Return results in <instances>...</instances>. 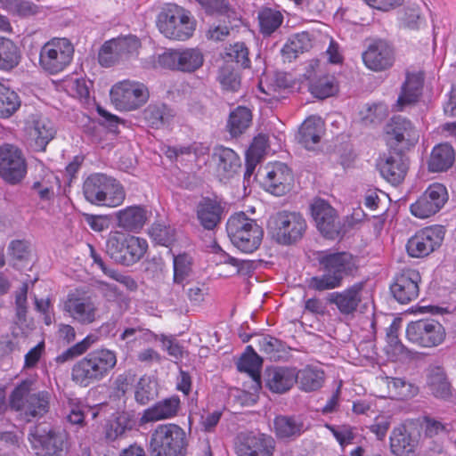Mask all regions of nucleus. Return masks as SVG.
<instances>
[{
  "label": "nucleus",
  "mask_w": 456,
  "mask_h": 456,
  "mask_svg": "<svg viewBox=\"0 0 456 456\" xmlns=\"http://www.w3.org/2000/svg\"><path fill=\"white\" fill-rule=\"evenodd\" d=\"M316 259L323 274L313 277L309 286L319 291L340 287L343 279L357 267L355 257L346 251H320L317 253Z\"/></svg>",
  "instance_id": "1"
},
{
  "label": "nucleus",
  "mask_w": 456,
  "mask_h": 456,
  "mask_svg": "<svg viewBox=\"0 0 456 456\" xmlns=\"http://www.w3.org/2000/svg\"><path fill=\"white\" fill-rule=\"evenodd\" d=\"M36 379L28 378L19 383L10 395V405L30 421L33 418L44 416L49 410L50 394L46 391L33 393Z\"/></svg>",
  "instance_id": "2"
},
{
  "label": "nucleus",
  "mask_w": 456,
  "mask_h": 456,
  "mask_svg": "<svg viewBox=\"0 0 456 456\" xmlns=\"http://www.w3.org/2000/svg\"><path fill=\"white\" fill-rule=\"evenodd\" d=\"M116 363L117 356L113 351H94L73 366L72 379L82 387H87L106 377Z\"/></svg>",
  "instance_id": "3"
},
{
  "label": "nucleus",
  "mask_w": 456,
  "mask_h": 456,
  "mask_svg": "<svg viewBox=\"0 0 456 456\" xmlns=\"http://www.w3.org/2000/svg\"><path fill=\"white\" fill-rule=\"evenodd\" d=\"M228 236L232 243L244 253L256 250L263 240L264 231L255 219L244 212L231 216L226 224Z\"/></svg>",
  "instance_id": "4"
},
{
  "label": "nucleus",
  "mask_w": 456,
  "mask_h": 456,
  "mask_svg": "<svg viewBox=\"0 0 456 456\" xmlns=\"http://www.w3.org/2000/svg\"><path fill=\"white\" fill-rule=\"evenodd\" d=\"M185 431L176 424H160L152 431L150 440L151 456H185Z\"/></svg>",
  "instance_id": "5"
},
{
  "label": "nucleus",
  "mask_w": 456,
  "mask_h": 456,
  "mask_svg": "<svg viewBox=\"0 0 456 456\" xmlns=\"http://www.w3.org/2000/svg\"><path fill=\"white\" fill-rule=\"evenodd\" d=\"M306 222L300 213L278 211L270 216L267 230L273 240L281 245H291L303 237Z\"/></svg>",
  "instance_id": "6"
},
{
  "label": "nucleus",
  "mask_w": 456,
  "mask_h": 456,
  "mask_svg": "<svg viewBox=\"0 0 456 456\" xmlns=\"http://www.w3.org/2000/svg\"><path fill=\"white\" fill-rule=\"evenodd\" d=\"M28 439L37 456H63L69 448V435L60 428L35 426Z\"/></svg>",
  "instance_id": "7"
},
{
  "label": "nucleus",
  "mask_w": 456,
  "mask_h": 456,
  "mask_svg": "<svg viewBox=\"0 0 456 456\" xmlns=\"http://www.w3.org/2000/svg\"><path fill=\"white\" fill-rule=\"evenodd\" d=\"M150 94L142 82L125 79L114 84L110 91L111 103L118 110L132 111L143 106Z\"/></svg>",
  "instance_id": "8"
},
{
  "label": "nucleus",
  "mask_w": 456,
  "mask_h": 456,
  "mask_svg": "<svg viewBox=\"0 0 456 456\" xmlns=\"http://www.w3.org/2000/svg\"><path fill=\"white\" fill-rule=\"evenodd\" d=\"M74 46L67 38H53L45 43L39 53V65L45 72L55 75L72 61Z\"/></svg>",
  "instance_id": "9"
},
{
  "label": "nucleus",
  "mask_w": 456,
  "mask_h": 456,
  "mask_svg": "<svg viewBox=\"0 0 456 456\" xmlns=\"http://www.w3.org/2000/svg\"><path fill=\"white\" fill-rule=\"evenodd\" d=\"M157 26L166 37L175 40H186L195 30V21L183 8L175 6L158 15Z\"/></svg>",
  "instance_id": "10"
},
{
  "label": "nucleus",
  "mask_w": 456,
  "mask_h": 456,
  "mask_svg": "<svg viewBox=\"0 0 456 456\" xmlns=\"http://www.w3.org/2000/svg\"><path fill=\"white\" fill-rule=\"evenodd\" d=\"M407 340L422 348L442 345L446 338L445 328L434 319H421L408 323L405 330Z\"/></svg>",
  "instance_id": "11"
},
{
  "label": "nucleus",
  "mask_w": 456,
  "mask_h": 456,
  "mask_svg": "<svg viewBox=\"0 0 456 456\" xmlns=\"http://www.w3.org/2000/svg\"><path fill=\"white\" fill-rule=\"evenodd\" d=\"M445 229L442 225H431L418 231L406 243L411 257L422 258L438 249L444 239Z\"/></svg>",
  "instance_id": "12"
},
{
  "label": "nucleus",
  "mask_w": 456,
  "mask_h": 456,
  "mask_svg": "<svg viewBox=\"0 0 456 456\" xmlns=\"http://www.w3.org/2000/svg\"><path fill=\"white\" fill-rule=\"evenodd\" d=\"M27 174V163L22 151L15 145L0 146V177L10 184L21 182Z\"/></svg>",
  "instance_id": "13"
},
{
  "label": "nucleus",
  "mask_w": 456,
  "mask_h": 456,
  "mask_svg": "<svg viewBox=\"0 0 456 456\" xmlns=\"http://www.w3.org/2000/svg\"><path fill=\"white\" fill-rule=\"evenodd\" d=\"M24 132L28 142L34 151H45L56 134V127L48 118L32 114L25 121Z\"/></svg>",
  "instance_id": "14"
},
{
  "label": "nucleus",
  "mask_w": 456,
  "mask_h": 456,
  "mask_svg": "<svg viewBox=\"0 0 456 456\" xmlns=\"http://www.w3.org/2000/svg\"><path fill=\"white\" fill-rule=\"evenodd\" d=\"M259 175L263 176L262 183L265 190L275 197H282L291 190L293 175L284 163H269Z\"/></svg>",
  "instance_id": "15"
},
{
  "label": "nucleus",
  "mask_w": 456,
  "mask_h": 456,
  "mask_svg": "<svg viewBox=\"0 0 456 456\" xmlns=\"http://www.w3.org/2000/svg\"><path fill=\"white\" fill-rule=\"evenodd\" d=\"M64 311L75 322L87 325L98 320V304L90 296L69 293L64 302Z\"/></svg>",
  "instance_id": "16"
},
{
  "label": "nucleus",
  "mask_w": 456,
  "mask_h": 456,
  "mask_svg": "<svg viewBox=\"0 0 456 456\" xmlns=\"http://www.w3.org/2000/svg\"><path fill=\"white\" fill-rule=\"evenodd\" d=\"M126 255L122 254L118 248L119 243L116 238H109L107 240V253L117 263L124 265H132L138 262L148 249V242L145 239L129 235L124 236Z\"/></svg>",
  "instance_id": "17"
},
{
  "label": "nucleus",
  "mask_w": 456,
  "mask_h": 456,
  "mask_svg": "<svg viewBox=\"0 0 456 456\" xmlns=\"http://www.w3.org/2000/svg\"><path fill=\"white\" fill-rule=\"evenodd\" d=\"M362 58L366 68L375 72L390 69L395 59L393 46L383 39L370 42Z\"/></svg>",
  "instance_id": "18"
},
{
  "label": "nucleus",
  "mask_w": 456,
  "mask_h": 456,
  "mask_svg": "<svg viewBox=\"0 0 456 456\" xmlns=\"http://www.w3.org/2000/svg\"><path fill=\"white\" fill-rule=\"evenodd\" d=\"M161 62L172 69L193 72L203 65L204 56L198 48L171 50L161 56Z\"/></svg>",
  "instance_id": "19"
},
{
  "label": "nucleus",
  "mask_w": 456,
  "mask_h": 456,
  "mask_svg": "<svg viewBox=\"0 0 456 456\" xmlns=\"http://www.w3.org/2000/svg\"><path fill=\"white\" fill-rule=\"evenodd\" d=\"M421 276L415 269H404L398 273L391 286V292L401 304H407L419 296Z\"/></svg>",
  "instance_id": "20"
},
{
  "label": "nucleus",
  "mask_w": 456,
  "mask_h": 456,
  "mask_svg": "<svg viewBox=\"0 0 456 456\" xmlns=\"http://www.w3.org/2000/svg\"><path fill=\"white\" fill-rule=\"evenodd\" d=\"M311 214L317 229L326 238L336 239L341 232V226L337 220L334 208L328 201H314Z\"/></svg>",
  "instance_id": "21"
},
{
  "label": "nucleus",
  "mask_w": 456,
  "mask_h": 456,
  "mask_svg": "<svg viewBox=\"0 0 456 456\" xmlns=\"http://www.w3.org/2000/svg\"><path fill=\"white\" fill-rule=\"evenodd\" d=\"M274 442L272 437L259 435H241L236 445L238 456H273Z\"/></svg>",
  "instance_id": "22"
},
{
  "label": "nucleus",
  "mask_w": 456,
  "mask_h": 456,
  "mask_svg": "<svg viewBox=\"0 0 456 456\" xmlns=\"http://www.w3.org/2000/svg\"><path fill=\"white\" fill-rule=\"evenodd\" d=\"M387 133L390 140H394L402 149L415 145L419 138V131L410 120L401 116L392 118Z\"/></svg>",
  "instance_id": "23"
},
{
  "label": "nucleus",
  "mask_w": 456,
  "mask_h": 456,
  "mask_svg": "<svg viewBox=\"0 0 456 456\" xmlns=\"http://www.w3.org/2000/svg\"><path fill=\"white\" fill-rule=\"evenodd\" d=\"M181 401L176 395L165 398L143 411L142 424L168 419L175 417L180 410Z\"/></svg>",
  "instance_id": "24"
},
{
  "label": "nucleus",
  "mask_w": 456,
  "mask_h": 456,
  "mask_svg": "<svg viewBox=\"0 0 456 456\" xmlns=\"http://www.w3.org/2000/svg\"><path fill=\"white\" fill-rule=\"evenodd\" d=\"M363 283L357 282L341 292H333L329 301L335 304L343 314L354 313L362 299Z\"/></svg>",
  "instance_id": "25"
},
{
  "label": "nucleus",
  "mask_w": 456,
  "mask_h": 456,
  "mask_svg": "<svg viewBox=\"0 0 456 456\" xmlns=\"http://www.w3.org/2000/svg\"><path fill=\"white\" fill-rule=\"evenodd\" d=\"M212 160L219 176L232 178L240 168V159L232 149L219 145L213 149Z\"/></svg>",
  "instance_id": "26"
},
{
  "label": "nucleus",
  "mask_w": 456,
  "mask_h": 456,
  "mask_svg": "<svg viewBox=\"0 0 456 456\" xmlns=\"http://www.w3.org/2000/svg\"><path fill=\"white\" fill-rule=\"evenodd\" d=\"M290 86V80L284 73H275L273 77L261 79L258 85L259 91L263 96L259 98L265 102H273L285 98V94Z\"/></svg>",
  "instance_id": "27"
},
{
  "label": "nucleus",
  "mask_w": 456,
  "mask_h": 456,
  "mask_svg": "<svg viewBox=\"0 0 456 456\" xmlns=\"http://www.w3.org/2000/svg\"><path fill=\"white\" fill-rule=\"evenodd\" d=\"M418 445L417 436L404 426L394 428L390 436L392 452L397 456H412Z\"/></svg>",
  "instance_id": "28"
},
{
  "label": "nucleus",
  "mask_w": 456,
  "mask_h": 456,
  "mask_svg": "<svg viewBox=\"0 0 456 456\" xmlns=\"http://www.w3.org/2000/svg\"><path fill=\"white\" fill-rule=\"evenodd\" d=\"M379 167L381 175L393 184L401 183L404 179L408 169L405 159L399 153L385 157L380 160Z\"/></svg>",
  "instance_id": "29"
},
{
  "label": "nucleus",
  "mask_w": 456,
  "mask_h": 456,
  "mask_svg": "<svg viewBox=\"0 0 456 456\" xmlns=\"http://www.w3.org/2000/svg\"><path fill=\"white\" fill-rule=\"evenodd\" d=\"M422 86L423 80L420 75L408 74L395 105V110L402 111L407 106L417 102L421 94Z\"/></svg>",
  "instance_id": "30"
},
{
  "label": "nucleus",
  "mask_w": 456,
  "mask_h": 456,
  "mask_svg": "<svg viewBox=\"0 0 456 456\" xmlns=\"http://www.w3.org/2000/svg\"><path fill=\"white\" fill-rule=\"evenodd\" d=\"M314 37L307 31L290 36L281 48L284 61L291 62L299 54L308 52L313 47Z\"/></svg>",
  "instance_id": "31"
},
{
  "label": "nucleus",
  "mask_w": 456,
  "mask_h": 456,
  "mask_svg": "<svg viewBox=\"0 0 456 456\" xmlns=\"http://www.w3.org/2000/svg\"><path fill=\"white\" fill-rule=\"evenodd\" d=\"M297 382V370L292 368L275 367L267 370L266 384L275 393L289 390Z\"/></svg>",
  "instance_id": "32"
},
{
  "label": "nucleus",
  "mask_w": 456,
  "mask_h": 456,
  "mask_svg": "<svg viewBox=\"0 0 456 456\" xmlns=\"http://www.w3.org/2000/svg\"><path fill=\"white\" fill-rule=\"evenodd\" d=\"M324 134V123L319 117H310L299 130V142L307 150H314Z\"/></svg>",
  "instance_id": "33"
},
{
  "label": "nucleus",
  "mask_w": 456,
  "mask_h": 456,
  "mask_svg": "<svg viewBox=\"0 0 456 456\" xmlns=\"http://www.w3.org/2000/svg\"><path fill=\"white\" fill-rule=\"evenodd\" d=\"M378 380L380 386L387 387V395L393 399H409L418 394V387L403 379L381 376Z\"/></svg>",
  "instance_id": "34"
},
{
  "label": "nucleus",
  "mask_w": 456,
  "mask_h": 456,
  "mask_svg": "<svg viewBox=\"0 0 456 456\" xmlns=\"http://www.w3.org/2000/svg\"><path fill=\"white\" fill-rule=\"evenodd\" d=\"M455 151L449 143L436 145L428 159V170L431 172L447 171L454 163Z\"/></svg>",
  "instance_id": "35"
},
{
  "label": "nucleus",
  "mask_w": 456,
  "mask_h": 456,
  "mask_svg": "<svg viewBox=\"0 0 456 456\" xmlns=\"http://www.w3.org/2000/svg\"><path fill=\"white\" fill-rule=\"evenodd\" d=\"M69 414L67 416L68 421L74 425H83L85 414L86 411L90 412L93 419H96L101 414H105L107 405L100 404L94 407L85 405L77 398H68Z\"/></svg>",
  "instance_id": "36"
},
{
  "label": "nucleus",
  "mask_w": 456,
  "mask_h": 456,
  "mask_svg": "<svg viewBox=\"0 0 456 456\" xmlns=\"http://www.w3.org/2000/svg\"><path fill=\"white\" fill-rule=\"evenodd\" d=\"M116 216L118 226L131 232H139L147 220L146 211L138 206L119 210Z\"/></svg>",
  "instance_id": "37"
},
{
  "label": "nucleus",
  "mask_w": 456,
  "mask_h": 456,
  "mask_svg": "<svg viewBox=\"0 0 456 456\" xmlns=\"http://www.w3.org/2000/svg\"><path fill=\"white\" fill-rule=\"evenodd\" d=\"M92 184L103 186L102 191H98L97 200H125L126 194L123 186L118 181L102 174H93L90 179Z\"/></svg>",
  "instance_id": "38"
},
{
  "label": "nucleus",
  "mask_w": 456,
  "mask_h": 456,
  "mask_svg": "<svg viewBox=\"0 0 456 456\" xmlns=\"http://www.w3.org/2000/svg\"><path fill=\"white\" fill-rule=\"evenodd\" d=\"M427 385L431 394L436 398L447 399L452 395L451 384L441 367H433L428 370Z\"/></svg>",
  "instance_id": "39"
},
{
  "label": "nucleus",
  "mask_w": 456,
  "mask_h": 456,
  "mask_svg": "<svg viewBox=\"0 0 456 456\" xmlns=\"http://www.w3.org/2000/svg\"><path fill=\"white\" fill-rule=\"evenodd\" d=\"M223 211L219 201H200L197 208V217L205 229L212 230L220 222Z\"/></svg>",
  "instance_id": "40"
},
{
  "label": "nucleus",
  "mask_w": 456,
  "mask_h": 456,
  "mask_svg": "<svg viewBox=\"0 0 456 456\" xmlns=\"http://www.w3.org/2000/svg\"><path fill=\"white\" fill-rule=\"evenodd\" d=\"M324 372L314 366H306L297 371V383L305 392L315 391L322 387Z\"/></svg>",
  "instance_id": "41"
},
{
  "label": "nucleus",
  "mask_w": 456,
  "mask_h": 456,
  "mask_svg": "<svg viewBox=\"0 0 456 456\" xmlns=\"http://www.w3.org/2000/svg\"><path fill=\"white\" fill-rule=\"evenodd\" d=\"M261 366L262 359L253 350L252 346H248L246 352L238 362V369L240 371H244L249 374L256 388L260 387L259 372Z\"/></svg>",
  "instance_id": "42"
},
{
  "label": "nucleus",
  "mask_w": 456,
  "mask_h": 456,
  "mask_svg": "<svg viewBox=\"0 0 456 456\" xmlns=\"http://www.w3.org/2000/svg\"><path fill=\"white\" fill-rule=\"evenodd\" d=\"M268 147V137L265 134L256 136L246 152L247 171L245 175H250L256 164L263 159Z\"/></svg>",
  "instance_id": "43"
},
{
  "label": "nucleus",
  "mask_w": 456,
  "mask_h": 456,
  "mask_svg": "<svg viewBox=\"0 0 456 456\" xmlns=\"http://www.w3.org/2000/svg\"><path fill=\"white\" fill-rule=\"evenodd\" d=\"M143 118L149 126L153 128H159L170 124L174 113L164 104H151L144 110Z\"/></svg>",
  "instance_id": "44"
},
{
  "label": "nucleus",
  "mask_w": 456,
  "mask_h": 456,
  "mask_svg": "<svg viewBox=\"0 0 456 456\" xmlns=\"http://www.w3.org/2000/svg\"><path fill=\"white\" fill-rule=\"evenodd\" d=\"M120 339L126 342L128 348L133 349L137 345L141 346L156 340L157 336L147 329L128 327L121 333Z\"/></svg>",
  "instance_id": "45"
},
{
  "label": "nucleus",
  "mask_w": 456,
  "mask_h": 456,
  "mask_svg": "<svg viewBox=\"0 0 456 456\" xmlns=\"http://www.w3.org/2000/svg\"><path fill=\"white\" fill-rule=\"evenodd\" d=\"M19 62L20 53L16 45L12 40L0 37V69H12Z\"/></svg>",
  "instance_id": "46"
},
{
  "label": "nucleus",
  "mask_w": 456,
  "mask_h": 456,
  "mask_svg": "<svg viewBox=\"0 0 456 456\" xmlns=\"http://www.w3.org/2000/svg\"><path fill=\"white\" fill-rule=\"evenodd\" d=\"M274 431L280 438H291L301 435L303 424L295 418L278 416L274 419Z\"/></svg>",
  "instance_id": "47"
},
{
  "label": "nucleus",
  "mask_w": 456,
  "mask_h": 456,
  "mask_svg": "<svg viewBox=\"0 0 456 456\" xmlns=\"http://www.w3.org/2000/svg\"><path fill=\"white\" fill-rule=\"evenodd\" d=\"M252 120L251 111L246 107H238L231 114L228 128L232 136L244 133Z\"/></svg>",
  "instance_id": "48"
},
{
  "label": "nucleus",
  "mask_w": 456,
  "mask_h": 456,
  "mask_svg": "<svg viewBox=\"0 0 456 456\" xmlns=\"http://www.w3.org/2000/svg\"><path fill=\"white\" fill-rule=\"evenodd\" d=\"M258 21L261 33L270 36L281 25L283 15L277 10L265 8L259 12Z\"/></svg>",
  "instance_id": "49"
},
{
  "label": "nucleus",
  "mask_w": 456,
  "mask_h": 456,
  "mask_svg": "<svg viewBox=\"0 0 456 456\" xmlns=\"http://www.w3.org/2000/svg\"><path fill=\"white\" fill-rule=\"evenodd\" d=\"M20 106L18 94L0 83V118L11 117Z\"/></svg>",
  "instance_id": "50"
},
{
  "label": "nucleus",
  "mask_w": 456,
  "mask_h": 456,
  "mask_svg": "<svg viewBox=\"0 0 456 456\" xmlns=\"http://www.w3.org/2000/svg\"><path fill=\"white\" fill-rule=\"evenodd\" d=\"M158 394L157 382L151 376L142 377L134 387V398L140 404H146Z\"/></svg>",
  "instance_id": "51"
},
{
  "label": "nucleus",
  "mask_w": 456,
  "mask_h": 456,
  "mask_svg": "<svg viewBox=\"0 0 456 456\" xmlns=\"http://www.w3.org/2000/svg\"><path fill=\"white\" fill-rule=\"evenodd\" d=\"M55 189H60V183L53 173L46 174L40 181L34 182L31 186L33 193L41 199L53 197Z\"/></svg>",
  "instance_id": "52"
},
{
  "label": "nucleus",
  "mask_w": 456,
  "mask_h": 456,
  "mask_svg": "<svg viewBox=\"0 0 456 456\" xmlns=\"http://www.w3.org/2000/svg\"><path fill=\"white\" fill-rule=\"evenodd\" d=\"M2 7L20 17H28L38 12V7L28 0H0Z\"/></svg>",
  "instance_id": "53"
},
{
  "label": "nucleus",
  "mask_w": 456,
  "mask_h": 456,
  "mask_svg": "<svg viewBox=\"0 0 456 456\" xmlns=\"http://www.w3.org/2000/svg\"><path fill=\"white\" fill-rule=\"evenodd\" d=\"M174 281L182 284L191 274L192 258L188 254L174 256Z\"/></svg>",
  "instance_id": "54"
},
{
  "label": "nucleus",
  "mask_w": 456,
  "mask_h": 456,
  "mask_svg": "<svg viewBox=\"0 0 456 456\" xmlns=\"http://www.w3.org/2000/svg\"><path fill=\"white\" fill-rule=\"evenodd\" d=\"M444 205V201H413L410 211L415 217L426 219L439 212Z\"/></svg>",
  "instance_id": "55"
},
{
  "label": "nucleus",
  "mask_w": 456,
  "mask_h": 456,
  "mask_svg": "<svg viewBox=\"0 0 456 456\" xmlns=\"http://www.w3.org/2000/svg\"><path fill=\"white\" fill-rule=\"evenodd\" d=\"M312 94L320 99L332 96L338 91V86L333 77H322L310 86Z\"/></svg>",
  "instance_id": "56"
},
{
  "label": "nucleus",
  "mask_w": 456,
  "mask_h": 456,
  "mask_svg": "<svg viewBox=\"0 0 456 456\" xmlns=\"http://www.w3.org/2000/svg\"><path fill=\"white\" fill-rule=\"evenodd\" d=\"M129 428V419L126 414L118 413L113 419L109 420L105 427V437L114 441Z\"/></svg>",
  "instance_id": "57"
},
{
  "label": "nucleus",
  "mask_w": 456,
  "mask_h": 456,
  "mask_svg": "<svg viewBox=\"0 0 456 456\" xmlns=\"http://www.w3.org/2000/svg\"><path fill=\"white\" fill-rule=\"evenodd\" d=\"M110 45H113L122 59L126 60L137 52L140 41L135 36L129 35L110 39Z\"/></svg>",
  "instance_id": "58"
},
{
  "label": "nucleus",
  "mask_w": 456,
  "mask_h": 456,
  "mask_svg": "<svg viewBox=\"0 0 456 456\" xmlns=\"http://www.w3.org/2000/svg\"><path fill=\"white\" fill-rule=\"evenodd\" d=\"M151 240L161 246L168 247L175 238V230L162 223H155L149 230Z\"/></svg>",
  "instance_id": "59"
},
{
  "label": "nucleus",
  "mask_w": 456,
  "mask_h": 456,
  "mask_svg": "<svg viewBox=\"0 0 456 456\" xmlns=\"http://www.w3.org/2000/svg\"><path fill=\"white\" fill-rule=\"evenodd\" d=\"M387 354L394 360H400L406 354V348L398 339L397 329L394 322L390 326V331L387 334V346L386 347Z\"/></svg>",
  "instance_id": "60"
},
{
  "label": "nucleus",
  "mask_w": 456,
  "mask_h": 456,
  "mask_svg": "<svg viewBox=\"0 0 456 456\" xmlns=\"http://www.w3.org/2000/svg\"><path fill=\"white\" fill-rule=\"evenodd\" d=\"M361 115L366 124H375L380 122L387 116V108L383 103L367 105L361 111Z\"/></svg>",
  "instance_id": "61"
},
{
  "label": "nucleus",
  "mask_w": 456,
  "mask_h": 456,
  "mask_svg": "<svg viewBox=\"0 0 456 456\" xmlns=\"http://www.w3.org/2000/svg\"><path fill=\"white\" fill-rule=\"evenodd\" d=\"M99 62L103 67H110L120 61H123L120 53L110 45V40L104 43L99 52Z\"/></svg>",
  "instance_id": "62"
},
{
  "label": "nucleus",
  "mask_w": 456,
  "mask_h": 456,
  "mask_svg": "<svg viewBox=\"0 0 456 456\" xmlns=\"http://www.w3.org/2000/svg\"><path fill=\"white\" fill-rule=\"evenodd\" d=\"M218 80L222 87L227 91L236 92L240 86L239 75L228 67L220 69Z\"/></svg>",
  "instance_id": "63"
},
{
  "label": "nucleus",
  "mask_w": 456,
  "mask_h": 456,
  "mask_svg": "<svg viewBox=\"0 0 456 456\" xmlns=\"http://www.w3.org/2000/svg\"><path fill=\"white\" fill-rule=\"evenodd\" d=\"M228 55L243 68L249 66L248 51L244 43H235L231 45Z\"/></svg>",
  "instance_id": "64"
}]
</instances>
